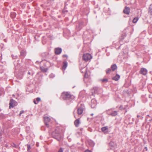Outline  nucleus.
Here are the masks:
<instances>
[{
    "label": "nucleus",
    "instance_id": "obj_1",
    "mask_svg": "<svg viewBox=\"0 0 152 152\" xmlns=\"http://www.w3.org/2000/svg\"><path fill=\"white\" fill-rule=\"evenodd\" d=\"M53 138L56 139L58 141H60L61 139L62 136L59 128H57L52 133Z\"/></svg>",
    "mask_w": 152,
    "mask_h": 152
},
{
    "label": "nucleus",
    "instance_id": "obj_2",
    "mask_svg": "<svg viewBox=\"0 0 152 152\" xmlns=\"http://www.w3.org/2000/svg\"><path fill=\"white\" fill-rule=\"evenodd\" d=\"M61 98L64 100H71L74 99V96L71 95L68 92H63L61 96Z\"/></svg>",
    "mask_w": 152,
    "mask_h": 152
},
{
    "label": "nucleus",
    "instance_id": "obj_3",
    "mask_svg": "<svg viewBox=\"0 0 152 152\" xmlns=\"http://www.w3.org/2000/svg\"><path fill=\"white\" fill-rule=\"evenodd\" d=\"M114 108H112L106 110V113L108 115L112 116H115L118 115V111L115 110H113Z\"/></svg>",
    "mask_w": 152,
    "mask_h": 152
},
{
    "label": "nucleus",
    "instance_id": "obj_4",
    "mask_svg": "<svg viewBox=\"0 0 152 152\" xmlns=\"http://www.w3.org/2000/svg\"><path fill=\"white\" fill-rule=\"evenodd\" d=\"M101 90L100 88L95 87L93 88V89H91V95H93L95 94H98Z\"/></svg>",
    "mask_w": 152,
    "mask_h": 152
},
{
    "label": "nucleus",
    "instance_id": "obj_5",
    "mask_svg": "<svg viewBox=\"0 0 152 152\" xmlns=\"http://www.w3.org/2000/svg\"><path fill=\"white\" fill-rule=\"evenodd\" d=\"M92 56L91 54L88 53L84 54L83 56V60L86 61L90 60Z\"/></svg>",
    "mask_w": 152,
    "mask_h": 152
},
{
    "label": "nucleus",
    "instance_id": "obj_6",
    "mask_svg": "<svg viewBox=\"0 0 152 152\" xmlns=\"http://www.w3.org/2000/svg\"><path fill=\"white\" fill-rule=\"evenodd\" d=\"M17 104V102L13 99H11L9 103V108L13 107L15 106Z\"/></svg>",
    "mask_w": 152,
    "mask_h": 152
},
{
    "label": "nucleus",
    "instance_id": "obj_7",
    "mask_svg": "<svg viewBox=\"0 0 152 152\" xmlns=\"http://www.w3.org/2000/svg\"><path fill=\"white\" fill-rule=\"evenodd\" d=\"M84 105L81 104L80 107L77 109V113L78 115H81L83 113L84 110Z\"/></svg>",
    "mask_w": 152,
    "mask_h": 152
},
{
    "label": "nucleus",
    "instance_id": "obj_8",
    "mask_svg": "<svg viewBox=\"0 0 152 152\" xmlns=\"http://www.w3.org/2000/svg\"><path fill=\"white\" fill-rule=\"evenodd\" d=\"M139 73L140 74L143 75H145L147 74L148 70L144 68H142L140 69Z\"/></svg>",
    "mask_w": 152,
    "mask_h": 152
},
{
    "label": "nucleus",
    "instance_id": "obj_9",
    "mask_svg": "<svg viewBox=\"0 0 152 152\" xmlns=\"http://www.w3.org/2000/svg\"><path fill=\"white\" fill-rule=\"evenodd\" d=\"M50 121V119L48 117H45L44 118V122L45 125L47 127H49V124L48 122H49Z\"/></svg>",
    "mask_w": 152,
    "mask_h": 152
},
{
    "label": "nucleus",
    "instance_id": "obj_10",
    "mask_svg": "<svg viewBox=\"0 0 152 152\" xmlns=\"http://www.w3.org/2000/svg\"><path fill=\"white\" fill-rule=\"evenodd\" d=\"M97 104L96 100L94 99H93L91 100V107L92 108H94L95 107Z\"/></svg>",
    "mask_w": 152,
    "mask_h": 152
},
{
    "label": "nucleus",
    "instance_id": "obj_11",
    "mask_svg": "<svg viewBox=\"0 0 152 152\" xmlns=\"http://www.w3.org/2000/svg\"><path fill=\"white\" fill-rule=\"evenodd\" d=\"M130 12V9L129 7H126L123 10L124 13L126 15H129Z\"/></svg>",
    "mask_w": 152,
    "mask_h": 152
},
{
    "label": "nucleus",
    "instance_id": "obj_12",
    "mask_svg": "<svg viewBox=\"0 0 152 152\" xmlns=\"http://www.w3.org/2000/svg\"><path fill=\"white\" fill-rule=\"evenodd\" d=\"M62 51V49L61 48H56L55 49V53L56 55L60 54Z\"/></svg>",
    "mask_w": 152,
    "mask_h": 152
},
{
    "label": "nucleus",
    "instance_id": "obj_13",
    "mask_svg": "<svg viewBox=\"0 0 152 152\" xmlns=\"http://www.w3.org/2000/svg\"><path fill=\"white\" fill-rule=\"evenodd\" d=\"M26 51L24 50H22L20 52V56L23 58L26 56Z\"/></svg>",
    "mask_w": 152,
    "mask_h": 152
},
{
    "label": "nucleus",
    "instance_id": "obj_14",
    "mask_svg": "<svg viewBox=\"0 0 152 152\" xmlns=\"http://www.w3.org/2000/svg\"><path fill=\"white\" fill-rule=\"evenodd\" d=\"M74 123L75 126L76 127H78L79 126V124L80 123V119L78 118L76 119Z\"/></svg>",
    "mask_w": 152,
    "mask_h": 152
},
{
    "label": "nucleus",
    "instance_id": "obj_15",
    "mask_svg": "<svg viewBox=\"0 0 152 152\" xmlns=\"http://www.w3.org/2000/svg\"><path fill=\"white\" fill-rule=\"evenodd\" d=\"M40 69L41 71L44 72H46L48 70V67L45 68L43 66H40Z\"/></svg>",
    "mask_w": 152,
    "mask_h": 152
},
{
    "label": "nucleus",
    "instance_id": "obj_16",
    "mask_svg": "<svg viewBox=\"0 0 152 152\" xmlns=\"http://www.w3.org/2000/svg\"><path fill=\"white\" fill-rule=\"evenodd\" d=\"M108 128L107 126L101 128L102 131L105 133H107L108 132Z\"/></svg>",
    "mask_w": 152,
    "mask_h": 152
},
{
    "label": "nucleus",
    "instance_id": "obj_17",
    "mask_svg": "<svg viewBox=\"0 0 152 152\" xmlns=\"http://www.w3.org/2000/svg\"><path fill=\"white\" fill-rule=\"evenodd\" d=\"M110 68L112 71H114L117 69V66L116 64H114L111 66Z\"/></svg>",
    "mask_w": 152,
    "mask_h": 152
},
{
    "label": "nucleus",
    "instance_id": "obj_18",
    "mask_svg": "<svg viewBox=\"0 0 152 152\" xmlns=\"http://www.w3.org/2000/svg\"><path fill=\"white\" fill-rule=\"evenodd\" d=\"M126 34L125 33H123L120 38V39L119 40V42L122 41L124 39V38L126 37Z\"/></svg>",
    "mask_w": 152,
    "mask_h": 152
},
{
    "label": "nucleus",
    "instance_id": "obj_19",
    "mask_svg": "<svg viewBox=\"0 0 152 152\" xmlns=\"http://www.w3.org/2000/svg\"><path fill=\"white\" fill-rule=\"evenodd\" d=\"M120 77V76L118 74H116V75L112 78V80H115L118 81Z\"/></svg>",
    "mask_w": 152,
    "mask_h": 152
},
{
    "label": "nucleus",
    "instance_id": "obj_20",
    "mask_svg": "<svg viewBox=\"0 0 152 152\" xmlns=\"http://www.w3.org/2000/svg\"><path fill=\"white\" fill-rule=\"evenodd\" d=\"M63 65L62 66V68L65 70L67 66L68 63L66 61H65L63 62Z\"/></svg>",
    "mask_w": 152,
    "mask_h": 152
},
{
    "label": "nucleus",
    "instance_id": "obj_21",
    "mask_svg": "<svg viewBox=\"0 0 152 152\" xmlns=\"http://www.w3.org/2000/svg\"><path fill=\"white\" fill-rule=\"evenodd\" d=\"M109 145L111 147L113 148L116 146V144L113 141H111L109 143Z\"/></svg>",
    "mask_w": 152,
    "mask_h": 152
},
{
    "label": "nucleus",
    "instance_id": "obj_22",
    "mask_svg": "<svg viewBox=\"0 0 152 152\" xmlns=\"http://www.w3.org/2000/svg\"><path fill=\"white\" fill-rule=\"evenodd\" d=\"M88 145L91 146H93L94 145V142L91 140L88 141Z\"/></svg>",
    "mask_w": 152,
    "mask_h": 152
},
{
    "label": "nucleus",
    "instance_id": "obj_23",
    "mask_svg": "<svg viewBox=\"0 0 152 152\" xmlns=\"http://www.w3.org/2000/svg\"><path fill=\"white\" fill-rule=\"evenodd\" d=\"M16 16V14L14 12H11L10 15V17L12 18H15Z\"/></svg>",
    "mask_w": 152,
    "mask_h": 152
},
{
    "label": "nucleus",
    "instance_id": "obj_24",
    "mask_svg": "<svg viewBox=\"0 0 152 152\" xmlns=\"http://www.w3.org/2000/svg\"><path fill=\"white\" fill-rule=\"evenodd\" d=\"M112 71L110 68H108L106 70V72L107 75L110 74L111 72Z\"/></svg>",
    "mask_w": 152,
    "mask_h": 152
},
{
    "label": "nucleus",
    "instance_id": "obj_25",
    "mask_svg": "<svg viewBox=\"0 0 152 152\" xmlns=\"http://www.w3.org/2000/svg\"><path fill=\"white\" fill-rule=\"evenodd\" d=\"M27 151L28 152H30L31 151V145L30 144H27Z\"/></svg>",
    "mask_w": 152,
    "mask_h": 152
},
{
    "label": "nucleus",
    "instance_id": "obj_26",
    "mask_svg": "<svg viewBox=\"0 0 152 152\" xmlns=\"http://www.w3.org/2000/svg\"><path fill=\"white\" fill-rule=\"evenodd\" d=\"M83 25V22H80L79 23V30H80L82 27Z\"/></svg>",
    "mask_w": 152,
    "mask_h": 152
},
{
    "label": "nucleus",
    "instance_id": "obj_27",
    "mask_svg": "<svg viewBox=\"0 0 152 152\" xmlns=\"http://www.w3.org/2000/svg\"><path fill=\"white\" fill-rule=\"evenodd\" d=\"M139 18L138 17H135L134 18L132 22L134 23H136L138 21Z\"/></svg>",
    "mask_w": 152,
    "mask_h": 152
},
{
    "label": "nucleus",
    "instance_id": "obj_28",
    "mask_svg": "<svg viewBox=\"0 0 152 152\" xmlns=\"http://www.w3.org/2000/svg\"><path fill=\"white\" fill-rule=\"evenodd\" d=\"M100 80L103 83H106L108 81V79L107 78L103 79H101Z\"/></svg>",
    "mask_w": 152,
    "mask_h": 152
},
{
    "label": "nucleus",
    "instance_id": "obj_29",
    "mask_svg": "<svg viewBox=\"0 0 152 152\" xmlns=\"http://www.w3.org/2000/svg\"><path fill=\"white\" fill-rule=\"evenodd\" d=\"M88 77V74L86 70V71H85V74L84 75V77L85 78H87Z\"/></svg>",
    "mask_w": 152,
    "mask_h": 152
},
{
    "label": "nucleus",
    "instance_id": "obj_30",
    "mask_svg": "<svg viewBox=\"0 0 152 152\" xmlns=\"http://www.w3.org/2000/svg\"><path fill=\"white\" fill-rule=\"evenodd\" d=\"M12 146L13 147H14L15 148H17L18 146L19 145H16L15 143H12Z\"/></svg>",
    "mask_w": 152,
    "mask_h": 152
},
{
    "label": "nucleus",
    "instance_id": "obj_31",
    "mask_svg": "<svg viewBox=\"0 0 152 152\" xmlns=\"http://www.w3.org/2000/svg\"><path fill=\"white\" fill-rule=\"evenodd\" d=\"M5 115L2 113L0 114V118L3 119L5 118Z\"/></svg>",
    "mask_w": 152,
    "mask_h": 152
},
{
    "label": "nucleus",
    "instance_id": "obj_32",
    "mask_svg": "<svg viewBox=\"0 0 152 152\" xmlns=\"http://www.w3.org/2000/svg\"><path fill=\"white\" fill-rule=\"evenodd\" d=\"M148 13L151 15H152V9L151 7H149Z\"/></svg>",
    "mask_w": 152,
    "mask_h": 152
},
{
    "label": "nucleus",
    "instance_id": "obj_33",
    "mask_svg": "<svg viewBox=\"0 0 152 152\" xmlns=\"http://www.w3.org/2000/svg\"><path fill=\"white\" fill-rule=\"evenodd\" d=\"M12 57L13 59H16L18 58V56L16 55H14L12 54Z\"/></svg>",
    "mask_w": 152,
    "mask_h": 152
},
{
    "label": "nucleus",
    "instance_id": "obj_34",
    "mask_svg": "<svg viewBox=\"0 0 152 152\" xmlns=\"http://www.w3.org/2000/svg\"><path fill=\"white\" fill-rule=\"evenodd\" d=\"M119 109L120 110H125L126 109V108H123V106L122 105H121L120 107H119Z\"/></svg>",
    "mask_w": 152,
    "mask_h": 152
},
{
    "label": "nucleus",
    "instance_id": "obj_35",
    "mask_svg": "<svg viewBox=\"0 0 152 152\" xmlns=\"http://www.w3.org/2000/svg\"><path fill=\"white\" fill-rule=\"evenodd\" d=\"M41 100V99L39 97H37L36 98V101L37 102H38V103Z\"/></svg>",
    "mask_w": 152,
    "mask_h": 152
},
{
    "label": "nucleus",
    "instance_id": "obj_36",
    "mask_svg": "<svg viewBox=\"0 0 152 152\" xmlns=\"http://www.w3.org/2000/svg\"><path fill=\"white\" fill-rule=\"evenodd\" d=\"M3 134V132H0V140L2 138V136Z\"/></svg>",
    "mask_w": 152,
    "mask_h": 152
},
{
    "label": "nucleus",
    "instance_id": "obj_37",
    "mask_svg": "<svg viewBox=\"0 0 152 152\" xmlns=\"http://www.w3.org/2000/svg\"><path fill=\"white\" fill-rule=\"evenodd\" d=\"M58 152H63V149L62 148H61Z\"/></svg>",
    "mask_w": 152,
    "mask_h": 152
},
{
    "label": "nucleus",
    "instance_id": "obj_38",
    "mask_svg": "<svg viewBox=\"0 0 152 152\" xmlns=\"http://www.w3.org/2000/svg\"><path fill=\"white\" fill-rule=\"evenodd\" d=\"M62 57L63 58L65 57V58H68L67 55L66 54H64V55H63L62 56Z\"/></svg>",
    "mask_w": 152,
    "mask_h": 152
},
{
    "label": "nucleus",
    "instance_id": "obj_39",
    "mask_svg": "<svg viewBox=\"0 0 152 152\" xmlns=\"http://www.w3.org/2000/svg\"><path fill=\"white\" fill-rule=\"evenodd\" d=\"M24 113V111L23 110H22L20 111V114H19V115L20 116L21 115V114L22 113Z\"/></svg>",
    "mask_w": 152,
    "mask_h": 152
},
{
    "label": "nucleus",
    "instance_id": "obj_40",
    "mask_svg": "<svg viewBox=\"0 0 152 152\" xmlns=\"http://www.w3.org/2000/svg\"><path fill=\"white\" fill-rule=\"evenodd\" d=\"M48 63V61H46L45 63H44V64H45L44 65V66H46V64H47Z\"/></svg>",
    "mask_w": 152,
    "mask_h": 152
},
{
    "label": "nucleus",
    "instance_id": "obj_41",
    "mask_svg": "<svg viewBox=\"0 0 152 152\" xmlns=\"http://www.w3.org/2000/svg\"><path fill=\"white\" fill-rule=\"evenodd\" d=\"M34 102L35 104H38V102H37V101L35 100H34Z\"/></svg>",
    "mask_w": 152,
    "mask_h": 152
},
{
    "label": "nucleus",
    "instance_id": "obj_42",
    "mask_svg": "<svg viewBox=\"0 0 152 152\" xmlns=\"http://www.w3.org/2000/svg\"><path fill=\"white\" fill-rule=\"evenodd\" d=\"M28 74L32 75L33 74L32 73H31L30 72H28Z\"/></svg>",
    "mask_w": 152,
    "mask_h": 152
},
{
    "label": "nucleus",
    "instance_id": "obj_43",
    "mask_svg": "<svg viewBox=\"0 0 152 152\" xmlns=\"http://www.w3.org/2000/svg\"><path fill=\"white\" fill-rule=\"evenodd\" d=\"M85 152H91V151L89 150H86L85 151Z\"/></svg>",
    "mask_w": 152,
    "mask_h": 152
},
{
    "label": "nucleus",
    "instance_id": "obj_44",
    "mask_svg": "<svg viewBox=\"0 0 152 152\" xmlns=\"http://www.w3.org/2000/svg\"><path fill=\"white\" fill-rule=\"evenodd\" d=\"M75 110H74L73 112V113L74 115V117L76 118H77L76 117V116H75Z\"/></svg>",
    "mask_w": 152,
    "mask_h": 152
},
{
    "label": "nucleus",
    "instance_id": "obj_45",
    "mask_svg": "<svg viewBox=\"0 0 152 152\" xmlns=\"http://www.w3.org/2000/svg\"><path fill=\"white\" fill-rule=\"evenodd\" d=\"M126 117H128L129 119L130 118V115H127Z\"/></svg>",
    "mask_w": 152,
    "mask_h": 152
},
{
    "label": "nucleus",
    "instance_id": "obj_46",
    "mask_svg": "<svg viewBox=\"0 0 152 152\" xmlns=\"http://www.w3.org/2000/svg\"><path fill=\"white\" fill-rule=\"evenodd\" d=\"M145 149L146 151H147V148L146 147H145Z\"/></svg>",
    "mask_w": 152,
    "mask_h": 152
},
{
    "label": "nucleus",
    "instance_id": "obj_47",
    "mask_svg": "<svg viewBox=\"0 0 152 152\" xmlns=\"http://www.w3.org/2000/svg\"><path fill=\"white\" fill-rule=\"evenodd\" d=\"M137 117L138 118L140 117V116L139 115H137Z\"/></svg>",
    "mask_w": 152,
    "mask_h": 152
},
{
    "label": "nucleus",
    "instance_id": "obj_48",
    "mask_svg": "<svg viewBox=\"0 0 152 152\" xmlns=\"http://www.w3.org/2000/svg\"><path fill=\"white\" fill-rule=\"evenodd\" d=\"M48 37L50 38V37H51V36H50V35H48Z\"/></svg>",
    "mask_w": 152,
    "mask_h": 152
},
{
    "label": "nucleus",
    "instance_id": "obj_49",
    "mask_svg": "<svg viewBox=\"0 0 152 152\" xmlns=\"http://www.w3.org/2000/svg\"><path fill=\"white\" fill-rule=\"evenodd\" d=\"M15 69H18V67L17 66H15Z\"/></svg>",
    "mask_w": 152,
    "mask_h": 152
},
{
    "label": "nucleus",
    "instance_id": "obj_50",
    "mask_svg": "<svg viewBox=\"0 0 152 152\" xmlns=\"http://www.w3.org/2000/svg\"><path fill=\"white\" fill-rule=\"evenodd\" d=\"M80 71L82 73H83V72L82 71V70L80 69Z\"/></svg>",
    "mask_w": 152,
    "mask_h": 152
},
{
    "label": "nucleus",
    "instance_id": "obj_51",
    "mask_svg": "<svg viewBox=\"0 0 152 152\" xmlns=\"http://www.w3.org/2000/svg\"><path fill=\"white\" fill-rule=\"evenodd\" d=\"M93 113H92V114H91V116H93Z\"/></svg>",
    "mask_w": 152,
    "mask_h": 152
},
{
    "label": "nucleus",
    "instance_id": "obj_52",
    "mask_svg": "<svg viewBox=\"0 0 152 152\" xmlns=\"http://www.w3.org/2000/svg\"><path fill=\"white\" fill-rule=\"evenodd\" d=\"M68 12V11H67V10H65V11H64V12Z\"/></svg>",
    "mask_w": 152,
    "mask_h": 152
},
{
    "label": "nucleus",
    "instance_id": "obj_53",
    "mask_svg": "<svg viewBox=\"0 0 152 152\" xmlns=\"http://www.w3.org/2000/svg\"><path fill=\"white\" fill-rule=\"evenodd\" d=\"M6 147H7V146H8V145L7 144H6Z\"/></svg>",
    "mask_w": 152,
    "mask_h": 152
},
{
    "label": "nucleus",
    "instance_id": "obj_54",
    "mask_svg": "<svg viewBox=\"0 0 152 152\" xmlns=\"http://www.w3.org/2000/svg\"><path fill=\"white\" fill-rule=\"evenodd\" d=\"M126 112H127V110H126V111H125V113H126Z\"/></svg>",
    "mask_w": 152,
    "mask_h": 152
}]
</instances>
